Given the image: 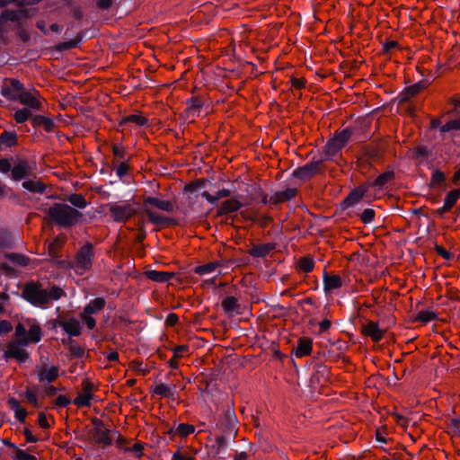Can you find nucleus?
Returning a JSON list of instances; mask_svg holds the SVG:
<instances>
[{"instance_id":"1","label":"nucleus","mask_w":460,"mask_h":460,"mask_svg":"<svg viewBox=\"0 0 460 460\" xmlns=\"http://www.w3.org/2000/svg\"><path fill=\"white\" fill-rule=\"evenodd\" d=\"M48 215L58 226L70 228L84 221V215L65 203H54L48 210Z\"/></svg>"},{"instance_id":"2","label":"nucleus","mask_w":460,"mask_h":460,"mask_svg":"<svg viewBox=\"0 0 460 460\" xmlns=\"http://www.w3.org/2000/svg\"><path fill=\"white\" fill-rule=\"evenodd\" d=\"M21 297L36 307L47 305V289L37 281L27 282L22 291Z\"/></svg>"},{"instance_id":"3","label":"nucleus","mask_w":460,"mask_h":460,"mask_svg":"<svg viewBox=\"0 0 460 460\" xmlns=\"http://www.w3.org/2000/svg\"><path fill=\"white\" fill-rule=\"evenodd\" d=\"M95 256L94 246L86 242L76 252L74 261L68 262L69 268L87 271L92 269Z\"/></svg>"},{"instance_id":"4","label":"nucleus","mask_w":460,"mask_h":460,"mask_svg":"<svg viewBox=\"0 0 460 460\" xmlns=\"http://www.w3.org/2000/svg\"><path fill=\"white\" fill-rule=\"evenodd\" d=\"M28 338H21L15 341L7 344L6 349L3 354V359L5 361L14 358L18 363H25L30 358V353L22 347L29 345Z\"/></svg>"},{"instance_id":"5","label":"nucleus","mask_w":460,"mask_h":460,"mask_svg":"<svg viewBox=\"0 0 460 460\" xmlns=\"http://www.w3.org/2000/svg\"><path fill=\"white\" fill-rule=\"evenodd\" d=\"M237 418L235 413L231 409H226L224 411L221 419H220V429L222 436L234 440L238 429H236Z\"/></svg>"},{"instance_id":"6","label":"nucleus","mask_w":460,"mask_h":460,"mask_svg":"<svg viewBox=\"0 0 460 460\" xmlns=\"http://www.w3.org/2000/svg\"><path fill=\"white\" fill-rule=\"evenodd\" d=\"M323 159H313L312 161L306 163L305 164L296 168L292 172L291 176L302 181H309L315 174L321 172V166L323 164Z\"/></svg>"},{"instance_id":"7","label":"nucleus","mask_w":460,"mask_h":460,"mask_svg":"<svg viewBox=\"0 0 460 460\" xmlns=\"http://www.w3.org/2000/svg\"><path fill=\"white\" fill-rule=\"evenodd\" d=\"M112 216V218L117 223L126 222L132 216L137 214V209L132 208L129 204L119 206L117 203H109L107 205Z\"/></svg>"},{"instance_id":"8","label":"nucleus","mask_w":460,"mask_h":460,"mask_svg":"<svg viewBox=\"0 0 460 460\" xmlns=\"http://www.w3.org/2000/svg\"><path fill=\"white\" fill-rule=\"evenodd\" d=\"M231 440L222 435H217L213 443L207 446L208 455L214 459L223 458Z\"/></svg>"},{"instance_id":"9","label":"nucleus","mask_w":460,"mask_h":460,"mask_svg":"<svg viewBox=\"0 0 460 460\" xmlns=\"http://www.w3.org/2000/svg\"><path fill=\"white\" fill-rule=\"evenodd\" d=\"M411 157L416 162L418 165H422L428 163L429 158L432 156L433 151L427 146L419 145L410 150Z\"/></svg>"},{"instance_id":"10","label":"nucleus","mask_w":460,"mask_h":460,"mask_svg":"<svg viewBox=\"0 0 460 460\" xmlns=\"http://www.w3.org/2000/svg\"><path fill=\"white\" fill-rule=\"evenodd\" d=\"M93 424L95 426L94 429V438L98 444H102L104 446H111L112 444V439L109 436V429H102L101 428L104 426V423L102 420L94 418L93 420Z\"/></svg>"},{"instance_id":"11","label":"nucleus","mask_w":460,"mask_h":460,"mask_svg":"<svg viewBox=\"0 0 460 460\" xmlns=\"http://www.w3.org/2000/svg\"><path fill=\"white\" fill-rule=\"evenodd\" d=\"M31 175V166L27 160H19L17 164L12 167L11 179L19 181Z\"/></svg>"},{"instance_id":"12","label":"nucleus","mask_w":460,"mask_h":460,"mask_svg":"<svg viewBox=\"0 0 460 460\" xmlns=\"http://www.w3.org/2000/svg\"><path fill=\"white\" fill-rule=\"evenodd\" d=\"M429 85L427 80H420L416 84H413L410 86H407L403 89V91L399 94L400 102H408L411 97L418 94L420 91L425 89Z\"/></svg>"},{"instance_id":"13","label":"nucleus","mask_w":460,"mask_h":460,"mask_svg":"<svg viewBox=\"0 0 460 460\" xmlns=\"http://www.w3.org/2000/svg\"><path fill=\"white\" fill-rule=\"evenodd\" d=\"M313 349V340L308 337L299 338L297 344L293 348L292 353L296 358H303L310 355Z\"/></svg>"},{"instance_id":"14","label":"nucleus","mask_w":460,"mask_h":460,"mask_svg":"<svg viewBox=\"0 0 460 460\" xmlns=\"http://www.w3.org/2000/svg\"><path fill=\"white\" fill-rule=\"evenodd\" d=\"M148 205L168 213H172L174 210V205L172 201L162 200L152 196H148L144 199L143 208H147Z\"/></svg>"},{"instance_id":"15","label":"nucleus","mask_w":460,"mask_h":460,"mask_svg":"<svg viewBox=\"0 0 460 460\" xmlns=\"http://www.w3.org/2000/svg\"><path fill=\"white\" fill-rule=\"evenodd\" d=\"M362 332L369 336L375 342L380 341L384 335V332L379 328L378 323L373 321H368L367 324L362 325Z\"/></svg>"},{"instance_id":"16","label":"nucleus","mask_w":460,"mask_h":460,"mask_svg":"<svg viewBox=\"0 0 460 460\" xmlns=\"http://www.w3.org/2000/svg\"><path fill=\"white\" fill-rule=\"evenodd\" d=\"M222 308L224 312L228 316H233L234 314H241V305L238 303L237 298L234 296H226L223 299L221 303Z\"/></svg>"},{"instance_id":"17","label":"nucleus","mask_w":460,"mask_h":460,"mask_svg":"<svg viewBox=\"0 0 460 460\" xmlns=\"http://www.w3.org/2000/svg\"><path fill=\"white\" fill-rule=\"evenodd\" d=\"M275 243H267L263 244H252V249L248 251V254L253 258H264L271 251L275 250Z\"/></svg>"},{"instance_id":"18","label":"nucleus","mask_w":460,"mask_h":460,"mask_svg":"<svg viewBox=\"0 0 460 460\" xmlns=\"http://www.w3.org/2000/svg\"><path fill=\"white\" fill-rule=\"evenodd\" d=\"M366 191H367V190L363 187L355 188L343 199V201L341 204V207L342 208H349V207H351V206L357 204L364 197Z\"/></svg>"},{"instance_id":"19","label":"nucleus","mask_w":460,"mask_h":460,"mask_svg":"<svg viewBox=\"0 0 460 460\" xmlns=\"http://www.w3.org/2000/svg\"><path fill=\"white\" fill-rule=\"evenodd\" d=\"M323 290L325 293L338 289L342 286V279L339 275H329L326 271L323 276Z\"/></svg>"},{"instance_id":"20","label":"nucleus","mask_w":460,"mask_h":460,"mask_svg":"<svg viewBox=\"0 0 460 460\" xmlns=\"http://www.w3.org/2000/svg\"><path fill=\"white\" fill-rule=\"evenodd\" d=\"M31 122L33 128L42 127L46 132H52L55 128V122L51 118L40 114H32Z\"/></svg>"},{"instance_id":"21","label":"nucleus","mask_w":460,"mask_h":460,"mask_svg":"<svg viewBox=\"0 0 460 460\" xmlns=\"http://www.w3.org/2000/svg\"><path fill=\"white\" fill-rule=\"evenodd\" d=\"M17 100L23 105L29 106L35 111H42L43 109L42 103L31 93L26 90L22 93L18 94Z\"/></svg>"},{"instance_id":"22","label":"nucleus","mask_w":460,"mask_h":460,"mask_svg":"<svg viewBox=\"0 0 460 460\" xmlns=\"http://www.w3.org/2000/svg\"><path fill=\"white\" fill-rule=\"evenodd\" d=\"M106 305V301L103 297H96L93 300H91L84 308L83 313L81 314V316H84V314L91 315L97 314L102 309L104 308Z\"/></svg>"},{"instance_id":"23","label":"nucleus","mask_w":460,"mask_h":460,"mask_svg":"<svg viewBox=\"0 0 460 460\" xmlns=\"http://www.w3.org/2000/svg\"><path fill=\"white\" fill-rule=\"evenodd\" d=\"M146 276L148 279L158 282V283H165L168 282L174 277L173 272L168 271H158L155 270H149L146 271Z\"/></svg>"},{"instance_id":"24","label":"nucleus","mask_w":460,"mask_h":460,"mask_svg":"<svg viewBox=\"0 0 460 460\" xmlns=\"http://www.w3.org/2000/svg\"><path fill=\"white\" fill-rule=\"evenodd\" d=\"M330 368L323 364L317 363L314 366V372L311 376L312 382L321 383L322 381L327 382L329 379Z\"/></svg>"},{"instance_id":"25","label":"nucleus","mask_w":460,"mask_h":460,"mask_svg":"<svg viewBox=\"0 0 460 460\" xmlns=\"http://www.w3.org/2000/svg\"><path fill=\"white\" fill-rule=\"evenodd\" d=\"M0 143L5 150L18 145V135L15 131L4 130L0 135Z\"/></svg>"},{"instance_id":"26","label":"nucleus","mask_w":460,"mask_h":460,"mask_svg":"<svg viewBox=\"0 0 460 460\" xmlns=\"http://www.w3.org/2000/svg\"><path fill=\"white\" fill-rule=\"evenodd\" d=\"M186 112L192 114L193 116H199L200 110L204 105V101L199 96H192L186 100Z\"/></svg>"},{"instance_id":"27","label":"nucleus","mask_w":460,"mask_h":460,"mask_svg":"<svg viewBox=\"0 0 460 460\" xmlns=\"http://www.w3.org/2000/svg\"><path fill=\"white\" fill-rule=\"evenodd\" d=\"M143 211L147 216L148 220L154 225L165 226L172 221V218L164 217L163 215H160V214L153 211L149 208H143Z\"/></svg>"},{"instance_id":"28","label":"nucleus","mask_w":460,"mask_h":460,"mask_svg":"<svg viewBox=\"0 0 460 460\" xmlns=\"http://www.w3.org/2000/svg\"><path fill=\"white\" fill-rule=\"evenodd\" d=\"M243 204L236 199H227V200L222 202V204L218 209V214L224 215V214H228V213H232V212H236L241 208H243Z\"/></svg>"},{"instance_id":"29","label":"nucleus","mask_w":460,"mask_h":460,"mask_svg":"<svg viewBox=\"0 0 460 460\" xmlns=\"http://www.w3.org/2000/svg\"><path fill=\"white\" fill-rule=\"evenodd\" d=\"M296 195V189L288 188L284 190L276 191L273 194V204H279L288 200H291Z\"/></svg>"},{"instance_id":"30","label":"nucleus","mask_w":460,"mask_h":460,"mask_svg":"<svg viewBox=\"0 0 460 460\" xmlns=\"http://www.w3.org/2000/svg\"><path fill=\"white\" fill-rule=\"evenodd\" d=\"M230 196L231 191L228 189H222L218 190L215 195H211L207 190L201 193V197L204 198L208 203H210L213 206H217L220 199L227 198Z\"/></svg>"},{"instance_id":"31","label":"nucleus","mask_w":460,"mask_h":460,"mask_svg":"<svg viewBox=\"0 0 460 460\" xmlns=\"http://www.w3.org/2000/svg\"><path fill=\"white\" fill-rule=\"evenodd\" d=\"M342 147L332 137L330 138L323 147V152L328 159H333L334 156L338 155Z\"/></svg>"},{"instance_id":"32","label":"nucleus","mask_w":460,"mask_h":460,"mask_svg":"<svg viewBox=\"0 0 460 460\" xmlns=\"http://www.w3.org/2000/svg\"><path fill=\"white\" fill-rule=\"evenodd\" d=\"M84 37V33L83 31H80L75 39L69 40V41H63L58 43L56 46V49L58 51L63 52L66 50H69L72 49H75L79 46V44L83 41V39Z\"/></svg>"},{"instance_id":"33","label":"nucleus","mask_w":460,"mask_h":460,"mask_svg":"<svg viewBox=\"0 0 460 460\" xmlns=\"http://www.w3.org/2000/svg\"><path fill=\"white\" fill-rule=\"evenodd\" d=\"M195 431V428L193 425L187 424V423H181L178 425V427L174 429L173 427H170L167 433L170 435H178L181 438H186L190 434H192Z\"/></svg>"},{"instance_id":"34","label":"nucleus","mask_w":460,"mask_h":460,"mask_svg":"<svg viewBox=\"0 0 460 460\" xmlns=\"http://www.w3.org/2000/svg\"><path fill=\"white\" fill-rule=\"evenodd\" d=\"M354 132H355V128H353L351 127H347L341 131H336L333 135V137L343 148L347 145V143L349 141V139L351 138Z\"/></svg>"},{"instance_id":"35","label":"nucleus","mask_w":460,"mask_h":460,"mask_svg":"<svg viewBox=\"0 0 460 460\" xmlns=\"http://www.w3.org/2000/svg\"><path fill=\"white\" fill-rule=\"evenodd\" d=\"M14 246V241L10 231L0 229V251L11 250Z\"/></svg>"},{"instance_id":"36","label":"nucleus","mask_w":460,"mask_h":460,"mask_svg":"<svg viewBox=\"0 0 460 460\" xmlns=\"http://www.w3.org/2000/svg\"><path fill=\"white\" fill-rule=\"evenodd\" d=\"M176 389H177L176 385H172L169 386V385H166L161 383L154 388L153 392L155 394H158L162 397L173 398L174 394L176 393Z\"/></svg>"},{"instance_id":"37","label":"nucleus","mask_w":460,"mask_h":460,"mask_svg":"<svg viewBox=\"0 0 460 460\" xmlns=\"http://www.w3.org/2000/svg\"><path fill=\"white\" fill-rule=\"evenodd\" d=\"M22 186L32 193L43 194L46 190V185L39 181L26 180L22 181Z\"/></svg>"},{"instance_id":"38","label":"nucleus","mask_w":460,"mask_h":460,"mask_svg":"<svg viewBox=\"0 0 460 460\" xmlns=\"http://www.w3.org/2000/svg\"><path fill=\"white\" fill-rule=\"evenodd\" d=\"M82 323L78 319L75 317H69L67 322V327L66 328L65 332L69 336H79L82 333Z\"/></svg>"},{"instance_id":"39","label":"nucleus","mask_w":460,"mask_h":460,"mask_svg":"<svg viewBox=\"0 0 460 460\" xmlns=\"http://www.w3.org/2000/svg\"><path fill=\"white\" fill-rule=\"evenodd\" d=\"M148 119L138 114H130L121 119L119 125L125 126L128 123H134L139 127L147 125Z\"/></svg>"},{"instance_id":"40","label":"nucleus","mask_w":460,"mask_h":460,"mask_svg":"<svg viewBox=\"0 0 460 460\" xmlns=\"http://www.w3.org/2000/svg\"><path fill=\"white\" fill-rule=\"evenodd\" d=\"M395 176L394 171H386L380 175L371 183V185L382 189L389 181L393 180Z\"/></svg>"},{"instance_id":"41","label":"nucleus","mask_w":460,"mask_h":460,"mask_svg":"<svg viewBox=\"0 0 460 460\" xmlns=\"http://www.w3.org/2000/svg\"><path fill=\"white\" fill-rule=\"evenodd\" d=\"M58 367H56V366H52L49 369H43L39 374V379L40 381L45 379L49 383H51V382L55 381L58 378Z\"/></svg>"},{"instance_id":"42","label":"nucleus","mask_w":460,"mask_h":460,"mask_svg":"<svg viewBox=\"0 0 460 460\" xmlns=\"http://www.w3.org/2000/svg\"><path fill=\"white\" fill-rule=\"evenodd\" d=\"M66 200L75 207V208H85L88 205L85 198L82 194L74 193L67 197Z\"/></svg>"},{"instance_id":"43","label":"nucleus","mask_w":460,"mask_h":460,"mask_svg":"<svg viewBox=\"0 0 460 460\" xmlns=\"http://www.w3.org/2000/svg\"><path fill=\"white\" fill-rule=\"evenodd\" d=\"M445 181H446L445 173L441 170L436 169V170L433 171V172L431 174V179H430L429 186L430 187H433L435 185L442 186V188L444 190H446L447 189V185L445 184Z\"/></svg>"},{"instance_id":"44","label":"nucleus","mask_w":460,"mask_h":460,"mask_svg":"<svg viewBox=\"0 0 460 460\" xmlns=\"http://www.w3.org/2000/svg\"><path fill=\"white\" fill-rule=\"evenodd\" d=\"M219 267V263L217 261L208 262L204 265H199L194 268V272L198 275L203 276L207 274H210L216 270Z\"/></svg>"},{"instance_id":"45","label":"nucleus","mask_w":460,"mask_h":460,"mask_svg":"<svg viewBox=\"0 0 460 460\" xmlns=\"http://www.w3.org/2000/svg\"><path fill=\"white\" fill-rule=\"evenodd\" d=\"M5 258L8 259L13 264L25 267L29 264L30 259L22 254L19 253H6Z\"/></svg>"},{"instance_id":"46","label":"nucleus","mask_w":460,"mask_h":460,"mask_svg":"<svg viewBox=\"0 0 460 460\" xmlns=\"http://www.w3.org/2000/svg\"><path fill=\"white\" fill-rule=\"evenodd\" d=\"M460 198V190L455 189L448 191L444 199V205L450 209L455 206L457 199Z\"/></svg>"},{"instance_id":"47","label":"nucleus","mask_w":460,"mask_h":460,"mask_svg":"<svg viewBox=\"0 0 460 460\" xmlns=\"http://www.w3.org/2000/svg\"><path fill=\"white\" fill-rule=\"evenodd\" d=\"M0 19L4 22H21V17H20V13H18V10L6 9L2 12V13L0 15Z\"/></svg>"},{"instance_id":"48","label":"nucleus","mask_w":460,"mask_h":460,"mask_svg":"<svg viewBox=\"0 0 460 460\" xmlns=\"http://www.w3.org/2000/svg\"><path fill=\"white\" fill-rule=\"evenodd\" d=\"M66 292L58 286H53L49 290H47V304L50 300H59L62 296H66Z\"/></svg>"},{"instance_id":"49","label":"nucleus","mask_w":460,"mask_h":460,"mask_svg":"<svg viewBox=\"0 0 460 460\" xmlns=\"http://www.w3.org/2000/svg\"><path fill=\"white\" fill-rule=\"evenodd\" d=\"M42 337V332L41 328L38 324H32L31 325L29 329V337L28 340L30 341V343H38Z\"/></svg>"},{"instance_id":"50","label":"nucleus","mask_w":460,"mask_h":460,"mask_svg":"<svg viewBox=\"0 0 460 460\" xmlns=\"http://www.w3.org/2000/svg\"><path fill=\"white\" fill-rule=\"evenodd\" d=\"M13 118L18 124L26 122L29 119H31L32 113L29 109H21L15 111Z\"/></svg>"},{"instance_id":"51","label":"nucleus","mask_w":460,"mask_h":460,"mask_svg":"<svg viewBox=\"0 0 460 460\" xmlns=\"http://www.w3.org/2000/svg\"><path fill=\"white\" fill-rule=\"evenodd\" d=\"M437 319V314L430 310H421L415 317V321L427 323Z\"/></svg>"},{"instance_id":"52","label":"nucleus","mask_w":460,"mask_h":460,"mask_svg":"<svg viewBox=\"0 0 460 460\" xmlns=\"http://www.w3.org/2000/svg\"><path fill=\"white\" fill-rule=\"evenodd\" d=\"M298 267L302 271L309 273L314 270V261L313 258L305 256L299 260Z\"/></svg>"},{"instance_id":"53","label":"nucleus","mask_w":460,"mask_h":460,"mask_svg":"<svg viewBox=\"0 0 460 460\" xmlns=\"http://www.w3.org/2000/svg\"><path fill=\"white\" fill-rule=\"evenodd\" d=\"M4 82L9 84L13 93L20 94L25 91L23 84L16 78H6Z\"/></svg>"},{"instance_id":"54","label":"nucleus","mask_w":460,"mask_h":460,"mask_svg":"<svg viewBox=\"0 0 460 460\" xmlns=\"http://www.w3.org/2000/svg\"><path fill=\"white\" fill-rule=\"evenodd\" d=\"M91 398L90 394H79L76 398L74 400V403L77 405L78 407H89L91 405Z\"/></svg>"},{"instance_id":"55","label":"nucleus","mask_w":460,"mask_h":460,"mask_svg":"<svg viewBox=\"0 0 460 460\" xmlns=\"http://www.w3.org/2000/svg\"><path fill=\"white\" fill-rule=\"evenodd\" d=\"M439 130L441 133L449 132L451 130H460V119L449 120L445 125L441 126Z\"/></svg>"},{"instance_id":"56","label":"nucleus","mask_w":460,"mask_h":460,"mask_svg":"<svg viewBox=\"0 0 460 460\" xmlns=\"http://www.w3.org/2000/svg\"><path fill=\"white\" fill-rule=\"evenodd\" d=\"M1 95L10 101H17L18 94H15L11 86L4 82V84L1 88Z\"/></svg>"},{"instance_id":"57","label":"nucleus","mask_w":460,"mask_h":460,"mask_svg":"<svg viewBox=\"0 0 460 460\" xmlns=\"http://www.w3.org/2000/svg\"><path fill=\"white\" fill-rule=\"evenodd\" d=\"M68 349L70 357L75 358H82L85 355L84 349L76 344L69 346Z\"/></svg>"},{"instance_id":"58","label":"nucleus","mask_w":460,"mask_h":460,"mask_svg":"<svg viewBox=\"0 0 460 460\" xmlns=\"http://www.w3.org/2000/svg\"><path fill=\"white\" fill-rule=\"evenodd\" d=\"M360 218L364 224H370L375 218V211L372 208H366L362 212Z\"/></svg>"},{"instance_id":"59","label":"nucleus","mask_w":460,"mask_h":460,"mask_svg":"<svg viewBox=\"0 0 460 460\" xmlns=\"http://www.w3.org/2000/svg\"><path fill=\"white\" fill-rule=\"evenodd\" d=\"M14 458L15 460H38L36 456L20 448H16Z\"/></svg>"},{"instance_id":"60","label":"nucleus","mask_w":460,"mask_h":460,"mask_svg":"<svg viewBox=\"0 0 460 460\" xmlns=\"http://www.w3.org/2000/svg\"><path fill=\"white\" fill-rule=\"evenodd\" d=\"M12 172V164L8 158H1L0 159V172L8 173Z\"/></svg>"},{"instance_id":"61","label":"nucleus","mask_w":460,"mask_h":460,"mask_svg":"<svg viewBox=\"0 0 460 460\" xmlns=\"http://www.w3.org/2000/svg\"><path fill=\"white\" fill-rule=\"evenodd\" d=\"M128 165L125 162H122L117 167L116 174L119 179H122L124 176H126L128 174Z\"/></svg>"},{"instance_id":"62","label":"nucleus","mask_w":460,"mask_h":460,"mask_svg":"<svg viewBox=\"0 0 460 460\" xmlns=\"http://www.w3.org/2000/svg\"><path fill=\"white\" fill-rule=\"evenodd\" d=\"M70 403H71L70 399L66 395H64V394L58 395L56 399V405L60 408L66 407Z\"/></svg>"},{"instance_id":"63","label":"nucleus","mask_w":460,"mask_h":460,"mask_svg":"<svg viewBox=\"0 0 460 460\" xmlns=\"http://www.w3.org/2000/svg\"><path fill=\"white\" fill-rule=\"evenodd\" d=\"M435 251L438 255L443 257L445 260H450L452 257V254L448 251H447L443 246L436 244Z\"/></svg>"},{"instance_id":"64","label":"nucleus","mask_w":460,"mask_h":460,"mask_svg":"<svg viewBox=\"0 0 460 460\" xmlns=\"http://www.w3.org/2000/svg\"><path fill=\"white\" fill-rule=\"evenodd\" d=\"M35 9H26L21 7V9L18 10V13H20L21 21L26 20L30 18L31 15L35 13Z\"/></svg>"}]
</instances>
